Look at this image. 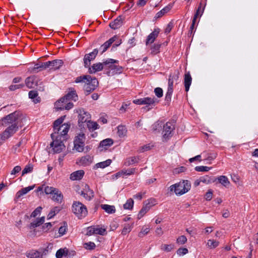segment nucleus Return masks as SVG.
Masks as SVG:
<instances>
[{"label":"nucleus","mask_w":258,"mask_h":258,"mask_svg":"<svg viewBox=\"0 0 258 258\" xmlns=\"http://www.w3.org/2000/svg\"><path fill=\"white\" fill-rule=\"evenodd\" d=\"M74 82L76 83H84L83 89L85 95H89L94 91L98 86V81L95 77L86 75L77 77Z\"/></svg>","instance_id":"obj_1"},{"label":"nucleus","mask_w":258,"mask_h":258,"mask_svg":"<svg viewBox=\"0 0 258 258\" xmlns=\"http://www.w3.org/2000/svg\"><path fill=\"white\" fill-rule=\"evenodd\" d=\"M118 63V60L112 58H107L104 61L105 69L109 70L107 72L108 76H110L111 71H112V74H121L123 72V68L120 66Z\"/></svg>","instance_id":"obj_2"},{"label":"nucleus","mask_w":258,"mask_h":258,"mask_svg":"<svg viewBox=\"0 0 258 258\" xmlns=\"http://www.w3.org/2000/svg\"><path fill=\"white\" fill-rule=\"evenodd\" d=\"M191 184L188 180H183L170 186V190L174 191L176 195H182L187 192L190 188Z\"/></svg>","instance_id":"obj_3"},{"label":"nucleus","mask_w":258,"mask_h":258,"mask_svg":"<svg viewBox=\"0 0 258 258\" xmlns=\"http://www.w3.org/2000/svg\"><path fill=\"white\" fill-rule=\"evenodd\" d=\"M72 208V212L79 219L85 217L88 214L86 206L80 202H74Z\"/></svg>","instance_id":"obj_4"},{"label":"nucleus","mask_w":258,"mask_h":258,"mask_svg":"<svg viewBox=\"0 0 258 258\" xmlns=\"http://www.w3.org/2000/svg\"><path fill=\"white\" fill-rule=\"evenodd\" d=\"M19 113L17 111H15L2 118V125L6 126L10 124H13L16 123L18 124H19Z\"/></svg>","instance_id":"obj_5"},{"label":"nucleus","mask_w":258,"mask_h":258,"mask_svg":"<svg viewBox=\"0 0 258 258\" xmlns=\"http://www.w3.org/2000/svg\"><path fill=\"white\" fill-rule=\"evenodd\" d=\"M19 129V124H13L9 126L2 134H0V144L12 137Z\"/></svg>","instance_id":"obj_6"},{"label":"nucleus","mask_w":258,"mask_h":258,"mask_svg":"<svg viewBox=\"0 0 258 258\" xmlns=\"http://www.w3.org/2000/svg\"><path fill=\"white\" fill-rule=\"evenodd\" d=\"M85 140V135L83 133L79 134L75 137L74 141V147L75 148L77 151L79 152H82L84 151Z\"/></svg>","instance_id":"obj_7"},{"label":"nucleus","mask_w":258,"mask_h":258,"mask_svg":"<svg viewBox=\"0 0 258 258\" xmlns=\"http://www.w3.org/2000/svg\"><path fill=\"white\" fill-rule=\"evenodd\" d=\"M174 122L168 121L163 125V138L166 140L171 137L175 130Z\"/></svg>","instance_id":"obj_8"},{"label":"nucleus","mask_w":258,"mask_h":258,"mask_svg":"<svg viewBox=\"0 0 258 258\" xmlns=\"http://www.w3.org/2000/svg\"><path fill=\"white\" fill-rule=\"evenodd\" d=\"M55 140H53L50 143V146L52 148L53 152L55 153H60L65 148V146L61 139L59 138V136H55ZM54 140V139H53Z\"/></svg>","instance_id":"obj_9"},{"label":"nucleus","mask_w":258,"mask_h":258,"mask_svg":"<svg viewBox=\"0 0 258 258\" xmlns=\"http://www.w3.org/2000/svg\"><path fill=\"white\" fill-rule=\"evenodd\" d=\"M70 91L63 97L60 99V101L62 103L67 102L69 100H74L76 101L78 99V96L74 88H70Z\"/></svg>","instance_id":"obj_10"},{"label":"nucleus","mask_w":258,"mask_h":258,"mask_svg":"<svg viewBox=\"0 0 258 258\" xmlns=\"http://www.w3.org/2000/svg\"><path fill=\"white\" fill-rule=\"evenodd\" d=\"M98 53V50L96 48L93 51L89 53L86 54L84 57V66L85 68H88L90 66L91 61L93 60L96 57Z\"/></svg>","instance_id":"obj_11"},{"label":"nucleus","mask_w":258,"mask_h":258,"mask_svg":"<svg viewBox=\"0 0 258 258\" xmlns=\"http://www.w3.org/2000/svg\"><path fill=\"white\" fill-rule=\"evenodd\" d=\"M65 117L66 115L61 116L53 122L54 133L51 134V137L52 139H54L55 135L58 134L59 132L61 130L60 125L63 122Z\"/></svg>","instance_id":"obj_12"},{"label":"nucleus","mask_w":258,"mask_h":258,"mask_svg":"<svg viewBox=\"0 0 258 258\" xmlns=\"http://www.w3.org/2000/svg\"><path fill=\"white\" fill-rule=\"evenodd\" d=\"M159 102V101L155 97H144V105H146L145 109H147L149 111L152 109Z\"/></svg>","instance_id":"obj_13"},{"label":"nucleus","mask_w":258,"mask_h":258,"mask_svg":"<svg viewBox=\"0 0 258 258\" xmlns=\"http://www.w3.org/2000/svg\"><path fill=\"white\" fill-rule=\"evenodd\" d=\"M90 114L87 112L85 111L84 109L80 110V112L78 115V124L79 126H81V123H83L88 122L90 120Z\"/></svg>","instance_id":"obj_14"},{"label":"nucleus","mask_w":258,"mask_h":258,"mask_svg":"<svg viewBox=\"0 0 258 258\" xmlns=\"http://www.w3.org/2000/svg\"><path fill=\"white\" fill-rule=\"evenodd\" d=\"M48 69L50 70H56L59 69L63 63L61 59H55L52 61H46Z\"/></svg>","instance_id":"obj_15"},{"label":"nucleus","mask_w":258,"mask_h":258,"mask_svg":"<svg viewBox=\"0 0 258 258\" xmlns=\"http://www.w3.org/2000/svg\"><path fill=\"white\" fill-rule=\"evenodd\" d=\"M48 69L46 62H41L40 63H36L33 67L30 68L28 71L31 73H37L40 71Z\"/></svg>","instance_id":"obj_16"},{"label":"nucleus","mask_w":258,"mask_h":258,"mask_svg":"<svg viewBox=\"0 0 258 258\" xmlns=\"http://www.w3.org/2000/svg\"><path fill=\"white\" fill-rule=\"evenodd\" d=\"M81 195L88 201H90L94 196V191L91 189L88 185H86L84 190L81 191Z\"/></svg>","instance_id":"obj_17"},{"label":"nucleus","mask_w":258,"mask_h":258,"mask_svg":"<svg viewBox=\"0 0 258 258\" xmlns=\"http://www.w3.org/2000/svg\"><path fill=\"white\" fill-rule=\"evenodd\" d=\"M159 32V28L154 29V31L147 36L146 40V45H148L149 44H152L158 37Z\"/></svg>","instance_id":"obj_18"},{"label":"nucleus","mask_w":258,"mask_h":258,"mask_svg":"<svg viewBox=\"0 0 258 258\" xmlns=\"http://www.w3.org/2000/svg\"><path fill=\"white\" fill-rule=\"evenodd\" d=\"M88 72L90 74H95L97 72L102 71L105 69V64H104V61L102 62H98L94 63L92 67L89 66L88 68Z\"/></svg>","instance_id":"obj_19"},{"label":"nucleus","mask_w":258,"mask_h":258,"mask_svg":"<svg viewBox=\"0 0 258 258\" xmlns=\"http://www.w3.org/2000/svg\"><path fill=\"white\" fill-rule=\"evenodd\" d=\"M55 106L57 110H70L74 106V104L72 102L62 103L60 101V99L55 103Z\"/></svg>","instance_id":"obj_20"},{"label":"nucleus","mask_w":258,"mask_h":258,"mask_svg":"<svg viewBox=\"0 0 258 258\" xmlns=\"http://www.w3.org/2000/svg\"><path fill=\"white\" fill-rule=\"evenodd\" d=\"M106 233V231L105 229L95 227H90L88 228L87 231V234L88 235L99 234L104 235Z\"/></svg>","instance_id":"obj_21"},{"label":"nucleus","mask_w":258,"mask_h":258,"mask_svg":"<svg viewBox=\"0 0 258 258\" xmlns=\"http://www.w3.org/2000/svg\"><path fill=\"white\" fill-rule=\"evenodd\" d=\"M71 124L70 123H64L61 125V130L59 132L57 136H59V138H63V140H66V136L70 128Z\"/></svg>","instance_id":"obj_22"},{"label":"nucleus","mask_w":258,"mask_h":258,"mask_svg":"<svg viewBox=\"0 0 258 258\" xmlns=\"http://www.w3.org/2000/svg\"><path fill=\"white\" fill-rule=\"evenodd\" d=\"M118 38L117 35H114L108 40L104 43L99 48V50L101 51V54L107 50V49L110 46V45Z\"/></svg>","instance_id":"obj_23"},{"label":"nucleus","mask_w":258,"mask_h":258,"mask_svg":"<svg viewBox=\"0 0 258 258\" xmlns=\"http://www.w3.org/2000/svg\"><path fill=\"white\" fill-rule=\"evenodd\" d=\"M123 18L121 16H119L113 21H112L109 24V27L114 30L120 28L123 23Z\"/></svg>","instance_id":"obj_24"},{"label":"nucleus","mask_w":258,"mask_h":258,"mask_svg":"<svg viewBox=\"0 0 258 258\" xmlns=\"http://www.w3.org/2000/svg\"><path fill=\"white\" fill-rule=\"evenodd\" d=\"M25 84L29 88H33L37 85V77L35 76H32L27 77L25 80Z\"/></svg>","instance_id":"obj_25"},{"label":"nucleus","mask_w":258,"mask_h":258,"mask_svg":"<svg viewBox=\"0 0 258 258\" xmlns=\"http://www.w3.org/2000/svg\"><path fill=\"white\" fill-rule=\"evenodd\" d=\"M179 75V72L178 70H175L173 73H171L169 76L168 86L173 87L174 82L178 81Z\"/></svg>","instance_id":"obj_26"},{"label":"nucleus","mask_w":258,"mask_h":258,"mask_svg":"<svg viewBox=\"0 0 258 258\" xmlns=\"http://www.w3.org/2000/svg\"><path fill=\"white\" fill-rule=\"evenodd\" d=\"M93 157L89 155H87L85 156L82 157L79 159V163L80 165L87 166L90 165L93 162Z\"/></svg>","instance_id":"obj_27"},{"label":"nucleus","mask_w":258,"mask_h":258,"mask_svg":"<svg viewBox=\"0 0 258 258\" xmlns=\"http://www.w3.org/2000/svg\"><path fill=\"white\" fill-rule=\"evenodd\" d=\"M84 174L85 172L84 170H77L71 174L70 178L72 180H79L83 178Z\"/></svg>","instance_id":"obj_28"},{"label":"nucleus","mask_w":258,"mask_h":258,"mask_svg":"<svg viewBox=\"0 0 258 258\" xmlns=\"http://www.w3.org/2000/svg\"><path fill=\"white\" fill-rule=\"evenodd\" d=\"M192 78L189 72L186 73L184 77V85L185 91L188 92L191 84Z\"/></svg>","instance_id":"obj_29"},{"label":"nucleus","mask_w":258,"mask_h":258,"mask_svg":"<svg viewBox=\"0 0 258 258\" xmlns=\"http://www.w3.org/2000/svg\"><path fill=\"white\" fill-rule=\"evenodd\" d=\"M34 185H32V186H29L28 187L22 188L21 189L19 190L16 193V197H15L16 199H19L22 196L26 194L29 191L33 189L34 188Z\"/></svg>","instance_id":"obj_30"},{"label":"nucleus","mask_w":258,"mask_h":258,"mask_svg":"<svg viewBox=\"0 0 258 258\" xmlns=\"http://www.w3.org/2000/svg\"><path fill=\"white\" fill-rule=\"evenodd\" d=\"M206 160H213L217 156L216 152L211 151L210 152H204L203 153Z\"/></svg>","instance_id":"obj_31"},{"label":"nucleus","mask_w":258,"mask_h":258,"mask_svg":"<svg viewBox=\"0 0 258 258\" xmlns=\"http://www.w3.org/2000/svg\"><path fill=\"white\" fill-rule=\"evenodd\" d=\"M101 208L108 214H111L115 212V208L114 206H111L107 204H102Z\"/></svg>","instance_id":"obj_32"},{"label":"nucleus","mask_w":258,"mask_h":258,"mask_svg":"<svg viewBox=\"0 0 258 258\" xmlns=\"http://www.w3.org/2000/svg\"><path fill=\"white\" fill-rule=\"evenodd\" d=\"M161 45V43H156L153 44L150 48L151 53L153 55L159 53L160 52Z\"/></svg>","instance_id":"obj_33"},{"label":"nucleus","mask_w":258,"mask_h":258,"mask_svg":"<svg viewBox=\"0 0 258 258\" xmlns=\"http://www.w3.org/2000/svg\"><path fill=\"white\" fill-rule=\"evenodd\" d=\"M26 255L28 258H42L41 252L34 250L27 252Z\"/></svg>","instance_id":"obj_34"},{"label":"nucleus","mask_w":258,"mask_h":258,"mask_svg":"<svg viewBox=\"0 0 258 258\" xmlns=\"http://www.w3.org/2000/svg\"><path fill=\"white\" fill-rule=\"evenodd\" d=\"M112 161L111 159H107L106 161L101 162L99 163H98L95 164V165L94 167V169H97L98 168H104L109 165H110Z\"/></svg>","instance_id":"obj_35"},{"label":"nucleus","mask_w":258,"mask_h":258,"mask_svg":"<svg viewBox=\"0 0 258 258\" xmlns=\"http://www.w3.org/2000/svg\"><path fill=\"white\" fill-rule=\"evenodd\" d=\"M52 199L55 202H57L58 203H61L62 199H63V195L61 194V191H60L57 188V191H55L53 194V196L52 197Z\"/></svg>","instance_id":"obj_36"},{"label":"nucleus","mask_w":258,"mask_h":258,"mask_svg":"<svg viewBox=\"0 0 258 258\" xmlns=\"http://www.w3.org/2000/svg\"><path fill=\"white\" fill-rule=\"evenodd\" d=\"M172 8V6L170 5H168L167 6L164 8L163 9H162L161 11L158 12L155 18L156 19L159 18L161 17H162L165 14L168 13Z\"/></svg>","instance_id":"obj_37"},{"label":"nucleus","mask_w":258,"mask_h":258,"mask_svg":"<svg viewBox=\"0 0 258 258\" xmlns=\"http://www.w3.org/2000/svg\"><path fill=\"white\" fill-rule=\"evenodd\" d=\"M113 144L112 139L107 138L101 141L99 144L100 147H104L106 149L107 147H110Z\"/></svg>","instance_id":"obj_38"},{"label":"nucleus","mask_w":258,"mask_h":258,"mask_svg":"<svg viewBox=\"0 0 258 258\" xmlns=\"http://www.w3.org/2000/svg\"><path fill=\"white\" fill-rule=\"evenodd\" d=\"M87 125L90 132H93L99 128L98 124L96 122L91 121V120L88 121Z\"/></svg>","instance_id":"obj_39"},{"label":"nucleus","mask_w":258,"mask_h":258,"mask_svg":"<svg viewBox=\"0 0 258 258\" xmlns=\"http://www.w3.org/2000/svg\"><path fill=\"white\" fill-rule=\"evenodd\" d=\"M38 95V94L37 93V91H36L32 90V91H29V97L30 98L33 99H34L35 98H36L35 100H33V101L35 103H39L40 101V100H41L40 98V97L37 98Z\"/></svg>","instance_id":"obj_40"},{"label":"nucleus","mask_w":258,"mask_h":258,"mask_svg":"<svg viewBox=\"0 0 258 258\" xmlns=\"http://www.w3.org/2000/svg\"><path fill=\"white\" fill-rule=\"evenodd\" d=\"M127 130L124 125H118L117 126V134L120 138L124 137L126 136Z\"/></svg>","instance_id":"obj_41"},{"label":"nucleus","mask_w":258,"mask_h":258,"mask_svg":"<svg viewBox=\"0 0 258 258\" xmlns=\"http://www.w3.org/2000/svg\"><path fill=\"white\" fill-rule=\"evenodd\" d=\"M173 91V87L171 86H168L167 91L166 93L165 100L167 103H169L170 102L171 100L172 94Z\"/></svg>","instance_id":"obj_42"},{"label":"nucleus","mask_w":258,"mask_h":258,"mask_svg":"<svg viewBox=\"0 0 258 258\" xmlns=\"http://www.w3.org/2000/svg\"><path fill=\"white\" fill-rule=\"evenodd\" d=\"M150 209V206L145 204L139 212L138 215V218L141 219Z\"/></svg>","instance_id":"obj_43"},{"label":"nucleus","mask_w":258,"mask_h":258,"mask_svg":"<svg viewBox=\"0 0 258 258\" xmlns=\"http://www.w3.org/2000/svg\"><path fill=\"white\" fill-rule=\"evenodd\" d=\"M219 183H221L223 186H227L230 184V182L228 178L226 176L221 175L218 178Z\"/></svg>","instance_id":"obj_44"},{"label":"nucleus","mask_w":258,"mask_h":258,"mask_svg":"<svg viewBox=\"0 0 258 258\" xmlns=\"http://www.w3.org/2000/svg\"><path fill=\"white\" fill-rule=\"evenodd\" d=\"M60 208L58 207H55L51 209L47 216V219H50L53 217L57 213L60 211Z\"/></svg>","instance_id":"obj_45"},{"label":"nucleus","mask_w":258,"mask_h":258,"mask_svg":"<svg viewBox=\"0 0 258 258\" xmlns=\"http://www.w3.org/2000/svg\"><path fill=\"white\" fill-rule=\"evenodd\" d=\"M139 162V158L136 157H132L126 159L125 164L127 166L137 163Z\"/></svg>","instance_id":"obj_46"},{"label":"nucleus","mask_w":258,"mask_h":258,"mask_svg":"<svg viewBox=\"0 0 258 258\" xmlns=\"http://www.w3.org/2000/svg\"><path fill=\"white\" fill-rule=\"evenodd\" d=\"M200 181L205 184H209L214 182V180L211 177L208 175H205L200 178Z\"/></svg>","instance_id":"obj_47"},{"label":"nucleus","mask_w":258,"mask_h":258,"mask_svg":"<svg viewBox=\"0 0 258 258\" xmlns=\"http://www.w3.org/2000/svg\"><path fill=\"white\" fill-rule=\"evenodd\" d=\"M134 201L132 199H128L123 205V208L126 210H131L133 208Z\"/></svg>","instance_id":"obj_48"},{"label":"nucleus","mask_w":258,"mask_h":258,"mask_svg":"<svg viewBox=\"0 0 258 258\" xmlns=\"http://www.w3.org/2000/svg\"><path fill=\"white\" fill-rule=\"evenodd\" d=\"M66 251H67V248H60L56 252V257L62 258L63 256H66Z\"/></svg>","instance_id":"obj_49"},{"label":"nucleus","mask_w":258,"mask_h":258,"mask_svg":"<svg viewBox=\"0 0 258 258\" xmlns=\"http://www.w3.org/2000/svg\"><path fill=\"white\" fill-rule=\"evenodd\" d=\"M33 166L31 164L27 165L22 172V175L23 176L25 174L30 173L33 171Z\"/></svg>","instance_id":"obj_50"},{"label":"nucleus","mask_w":258,"mask_h":258,"mask_svg":"<svg viewBox=\"0 0 258 258\" xmlns=\"http://www.w3.org/2000/svg\"><path fill=\"white\" fill-rule=\"evenodd\" d=\"M55 191H57V188L51 186H47L45 187L44 192L46 194H52L53 195Z\"/></svg>","instance_id":"obj_51"},{"label":"nucleus","mask_w":258,"mask_h":258,"mask_svg":"<svg viewBox=\"0 0 258 258\" xmlns=\"http://www.w3.org/2000/svg\"><path fill=\"white\" fill-rule=\"evenodd\" d=\"M83 247L86 249L91 250L95 249L96 245L95 244V243H84Z\"/></svg>","instance_id":"obj_52"},{"label":"nucleus","mask_w":258,"mask_h":258,"mask_svg":"<svg viewBox=\"0 0 258 258\" xmlns=\"http://www.w3.org/2000/svg\"><path fill=\"white\" fill-rule=\"evenodd\" d=\"M173 245L172 244H162L161 246V249L167 252H169L173 248Z\"/></svg>","instance_id":"obj_53"},{"label":"nucleus","mask_w":258,"mask_h":258,"mask_svg":"<svg viewBox=\"0 0 258 258\" xmlns=\"http://www.w3.org/2000/svg\"><path fill=\"white\" fill-rule=\"evenodd\" d=\"M212 167L204 166H198L195 167V170L198 172L208 171Z\"/></svg>","instance_id":"obj_54"},{"label":"nucleus","mask_w":258,"mask_h":258,"mask_svg":"<svg viewBox=\"0 0 258 258\" xmlns=\"http://www.w3.org/2000/svg\"><path fill=\"white\" fill-rule=\"evenodd\" d=\"M188 252V249L186 248H183V247H180L179 248L176 252L177 254L179 256H182L186 253H187Z\"/></svg>","instance_id":"obj_55"},{"label":"nucleus","mask_w":258,"mask_h":258,"mask_svg":"<svg viewBox=\"0 0 258 258\" xmlns=\"http://www.w3.org/2000/svg\"><path fill=\"white\" fill-rule=\"evenodd\" d=\"M154 92L157 97L161 98L163 96V93L162 88L159 87L156 88Z\"/></svg>","instance_id":"obj_56"},{"label":"nucleus","mask_w":258,"mask_h":258,"mask_svg":"<svg viewBox=\"0 0 258 258\" xmlns=\"http://www.w3.org/2000/svg\"><path fill=\"white\" fill-rule=\"evenodd\" d=\"M24 87V84H20L18 85H11L9 87V89L11 91H15L17 89H19Z\"/></svg>","instance_id":"obj_57"},{"label":"nucleus","mask_w":258,"mask_h":258,"mask_svg":"<svg viewBox=\"0 0 258 258\" xmlns=\"http://www.w3.org/2000/svg\"><path fill=\"white\" fill-rule=\"evenodd\" d=\"M132 230V227L129 224L125 225L121 232L122 235H125L127 233H129Z\"/></svg>","instance_id":"obj_58"},{"label":"nucleus","mask_w":258,"mask_h":258,"mask_svg":"<svg viewBox=\"0 0 258 258\" xmlns=\"http://www.w3.org/2000/svg\"><path fill=\"white\" fill-rule=\"evenodd\" d=\"M41 224H42L39 221V219L37 218L35 221L30 223L29 227L30 229H33L36 227L40 226Z\"/></svg>","instance_id":"obj_59"},{"label":"nucleus","mask_w":258,"mask_h":258,"mask_svg":"<svg viewBox=\"0 0 258 258\" xmlns=\"http://www.w3.org/2000/svg\"><path fill=\"white\" fill-rule=\"evenodd\" d=\"M42 210L41 207H37L31 214V217H35L38 215L40 214Z\"/></svg>","instance_id":"obj_60"},{"label":"nucleus","mask_w":258,"mask_h":258,"mask_svg":"<svg viewBox=\"0 0 258 258\" xmlns=\"http://www.w3.org/2000/svg\"><path fill=\"white\" fill-rule=\"evenodd\" d=\"M149 231H150L149 228L146 227H143L142 229V231L139 233V236L140 237H142V236H144L145 235L148 234V232H149Z\"/></svg>","instance_id":"obj_61"},{"label":"nucleus","mask_w":258,"mask_h":258,"mask_svg":"<svg viewBox=\"0 0 258 258\" xmlns=\"http://www.w3.org/2000/svg\"><path fill=\"white\" fill-rule=\"evenodd\" d=\"M135 170L136 168H131L127 170L123 169L124 175H131L135 173Z\"/></svg>","instance_id":"obj_62"},{"label":"nucleus","mask_w":258,"mask_h":258,"mask_svg":"<svg viewBox=\"0 0 258 258\" xmlns=\"http://www.w3.org/2000/svg\"><path fill=\"white\" fill-rule=\"evenodd\" d=\"M212 196L213 192L211 190H209L206 192L205 196V198L207 201H210L212 199Z\"/></svg>","instance_id":"obj_63"},{"label":"nucleus","mask_w":258,"mask_h":258,"mask_svg":"<svg viewBox=\"0 0 258 258\" xmlns=\"http://www.w3.org/2000/svg\"><path fill=\"white\" fill-rule=\"evenodd\" d=\"M21 168L20 166H16L12 170L11 174L15 175L16 173H19L21 171Z\"/></svg>","instance_id":"obj_64"}]
</instances>
